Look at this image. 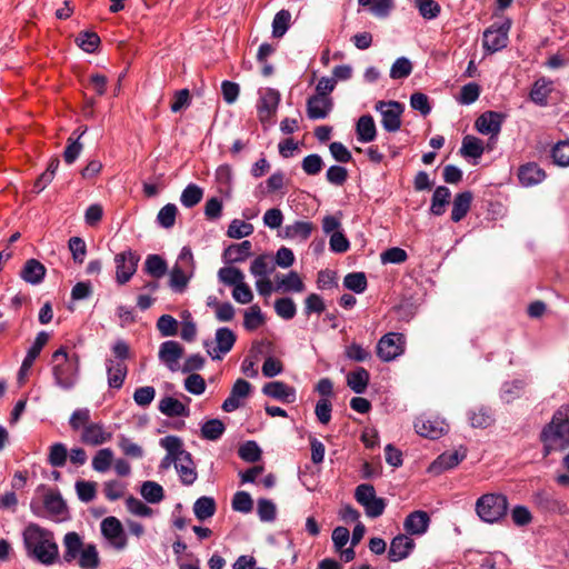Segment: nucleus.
Masks as SVG:
<instances>
[{"instance_id": "obj_27", "label": "nucleus", "mask_w": 569, "mask_h": 569, "mask_svg": "<svg viewBox=\"0 0 569 569\" xmlns=\"http://www.w3.org/2000/svg\"><path fill=\"white\" fill-rule=\"evenodd\" d=\"M106 368L108 373V386L112 389H120L127 377V365L122 361L108 359L106 361Z\"/></svg>"}, {"instance_id": "obj_33", "label": "nucleus", "mask_w": 569, "mask_h": 569, "mask_svg": "<svg viewBox=\"0 0 569 569\" xmlns=\"http://www.w3.org/2000/svg\"><path fill=\"white\" fill-rule=\"evenodd\" d=\"M159 410L167 417H188L190 410L180 400L173 397H164L159 402Z\"/></svg>"}, {"instance_id": "obj_63", "label": "nucleus", "mask_w": 569, "mask_h": 569, "mask_svg": "<svg viewBox=\"0 0 569 569\" xmlns=\"http://www.w3.org/2000/svg\"><path fill=\"white\" fill-rule=\"evenodd\" d=\"M347 359L356 362H363L371 359V352L357 342H352L345 348Z\"/></svg>"}, {"instance_id": "obj_4", "label": "nucleus", "mask_w": 569, "mask_h": 569, "mask_svg": "<svg viewBox=\"0 0 569 569\" xmlns=\"http://www.w3.org/2000/svg\"><path fill=\"white\" fill-rule=\"evenodd\" d=\"M545 455L569 447V405L561 406L541 432Z\"/></svg>"}, {"instance_id": "obj_47", "label": "nucleus", "mask_w": 569, "mask_h": 569, "mask_svg": "<svg viewBox=\"0 0 569 569\" xmlns=\"http://www.w3.org/2000/svg\"><path fill=\"white\" fill-rule=\"evenodd\" d=\"M167 262L158 254H149L144 262V270L153 278H161L167 273Z\"/></svg>"}, {"instance_id": "obj_40", "label": "nucleus", "mask_w": 569, "mask_h": 569, "mask_svg": "<svg viewBox=\"0 0 569 569\" xmlns=\"http://www.w3.org/2000/svg\"><path fill=\"white\" fill-rule=\"evenodd\" d=\"M217 510L216 501L212 497H200L193 503V512L198 520L204 521L211 518Z\"/></svg>"}, {"instance_id": "obj_15", "label": "nucleus", "mask_w": 569, "mask_h": 569, "mask_svg": "<svg viewBox=\"0 0 569 569\" xmlns=\"http://www.w3.org/2000/svg\"><path fill=\"white\" fill-rule=\"evenodd\" d=\"M111 438L112 433L107 430L102 422H91L90 425L84 426L80 436L82 443L92 447L101 446L111 440Z\"/></svg>"}, {"instance_id": "obj_6", "label": "nucleus", "mask_w": 569, "mask_h": 569, "mask_svg": "<svg viewBox=\"0 0 569 569\" xmlns=\"http://www.w3.org/2000/svg\"><path fill=\"white\" fill-rule=\"evenodd\" d=\"M508 499L502 493L482 495L476 502V512L488 523L501 520L508 511Z\"/></svg>"}, {"instance_id": "obj_22", "label": "nucleus", "mask_w": 569, "mask_h": 569, "mask_svg": "<svg viewBox=\"0 0 569 569\" xmlns=\"http://www.w3.org/2000/svg\"><path fill=\"white\" fill-rule=\"evenodd\" d=\"M333 107L330 97L311 96L307 100V116L311 120L325 119L329 116Z\"/></svg>"}, {"instance_id": "obj_49", "label": "nucleus", "mask_w": 569, "mask_h": 569, "mask_svg": "<svg viewBox=\"0 0 569 569\" xmlns=\"http://www.w3.org/2000/svg\"><path fill=\"white\" fill-rule=\"evenodd\" d=\"M140 493L149 503H159L164 497L163 488L154 481H144Z\"/></svg>"}, {"instance_id": "obj_57", "label": "nucleus", "mask_w": 569, "mask_h": 569, "mask_svg": "<svg viewBox=\"0 0 569 569\" xmlns=\"http://www.w3.org/2000/svg\"><path fill=\"white\" fill-rule=\"evenodd\" d=\"M469 421L473 428H487L493 422V417L489 409L481 407L469 412Z\"/></svg>"}, {"instance_id": "obj_12", "label": "nucleus", "mask_w": 569, "mask_h": 569, "mask_svg": "<svg viewBox=\"0 0 569 569\" xmlns=\"http://www.w3.org/2000/svg\"><path fill=\"white\" fill-rule=\"evenodd\" d=\"M237 337L234 332L227 328H218L214 335L216 347L210 349L211 342L206 341L204 347L212 360H221L233 347Z\"/></svg>"}, {"instance_id": "obj_21", "label": "nucleus", "mask_w": 569, "mask_h": 569, "mask_svg": "<svg viewBox=\"0 0 569 569\" xmlns=\"http://www.w3.org/2000/svg\"><path fill=\"white\" fill-rule=\"evenodd\" d=\"M415 541L410 537L406 535L396 536L390 543V548L388 551V558L392 562H398L400 560L409 557L411 551L415 548Z\"/></svg>"}, {"instance_id": "obj_19", "label": "nucleus", "mask_w": 569, "mask_h": 569, "mask_svg": "<svg viewBox=\"0 0 569 569\" xmlns=\"http://www.w3.org/2000/svg\"><path fill=\"white\" fill-rule=\"evenodd\" d=\"M466 458V450H455L441 453L428 468L432 475H440L457 467Z\"/></svg>"}, {"instance_id": "obj_41", "label": "nucleus", "mask_w": 569, "mask_h": 569, "mask_svg": "<svg viewBox=\"0 0 569 569\" xmlns=\"http://www.w3.org/2000/svg\"><path fill=\"white\" fill-rule=\"evenodd\" d=\"M527 382L523 379H515L512 381H506L501 387L500 398L506 403H510L513 400L521 397Z\"/></svg>"}, {"instance_id": "obj_51", "label": "nucleus", "mask_w": 569, "mask_h": 569, "mask_svg": "<svg viewBox=\"0 0 569 569\" xmlns=\"http://www.w3.org/2000/svg\"><path fill=\"white\" fill-rule=\"evenodd\" d=\"M218 279L226 286L236 287L244 280V274L239 268L223 267L218 271Z\"/></svg>"}, {"instance_id": "obj_61", "label": "nucleus", "mask_w": 569, "mask_h": 569, "mask_svg": "<svg viewBox=\"0 0 569 569\" xmlns=\"http://www.w3.org/2000/svg\"><path fill=\"white\" fill-rule=\"evenodd\" d=\"M274 311L280 318L290 320L296 316L297 307L291 298L286 297L274 301Z\"/></svg>"}, {"instance_id": "obj_18", "label": "nucleus", "mask_w": 569, "mask_h": 569, "mask_svg": "<svg viewBox=\"0 0 569 569\" xmlns=\"http://www.w3.org/2000/svg\"><path fill=\"white\" fill-rule=\"evenodd\" d=\"M430 521L431 519L427 511L416 510L406 517L403 521V529L408 535L422 536L428 531Z\"/></svg>"}, {"instance_id": "obj_1", "label": "nucleus", "mask_w": 569, "mask_h": 569, "mask_svg": "<svg viewBox=\"0 0 569 569\" xmlns=\"http://www.w3.org/2000/svg\"><path fill=\"white\" fill-rule=\"evenodd\" d=\"M23 543L29 556L43 565H52L58 556V545L51 531L30 523L23 531Z\"/></svg>"}, {"instance_id": "obj_25", "label": "nucleus", "mask_w": 569, "mask_h": 569, "mask_svg": "<svg viewBox=\"0 0 569 569\" xmlns=\"http://www.w3.org/2000/svg\"><path fill=\"white\" fill-rule=\"evenodd\" d=\"M546 178V172L536 162H528L518 169V179L523 187H531L542 182Z\"/></svg>"}, {"instance_id": "obj_14", "label": "nucleus", "mask_w": 569, "mask_h": 569, "mask_svg": "<svg viewBox=\"0 0 569 569\" xmlns=\"http://www.w3.org/2000/svg\"><path fill=\"white\" fill-rule=\"evenodd\" d=\"M280 99V92L276 89L267 88L260 91L257 109L259 119L262 123L269 121L277 112Z\"/></svg>"}, {"instance_id": "obj_34", "label": "nucleus", "mask_w": 569, "mask_h": 569, "mask_svg": "<svg viewBox=\"0 0 569 569\" xmlns=\"http://www.w3.org/2000/svg\"><path fill=\"white\" fill-rule=\"evenodd\" d=\"M472 201V193L463 191L456 194L452 203L451 220L453 222L461 221L470 210Z\"/></svg>"}, {"instance_id": "obj_60", "label": "nucleus", "mask_w": 569, "mask_h": 569, "mask_svg": "<svg viewBox=\"0 0 569 569\" xmlns=\"http://www.w3.org/2000/svg\"><path fill=\"white\" fill-rule=\"evenodd\" d=\"M412 72V63L406 57L398 58L391 66L390 78L393 80L405 79Z\"/></svg>"}, {"instance_id": "obj_28", "label": "nucleus", "mask_w": 569, "mask_h": 569, "mask_svg": "<svg viewBox=\"0 0 569 569\" xmlns=\"http://www.w3.org/2000/svg\"><path fill=\"white\" fill-rule=\"evenodd\" d=\"M315 224L310 221H295L282 230V237L291 240L306 241L312 233Z\"/></svg>"}, {"instance_id": "obj_58", "label": "nucleus", "mask_w": 569, "mask_h": 569, "mask_svg": "<svg viewBox=\"0 0 569 569\" xmlns=\"http://www.w3.org/2000/svg\"><path fill=\"white\" fill-rule=\"evenodd\" d=\"M231 507L237 512L249 513L253 509V500L249 492L237 491L233 495Z\"/></svg>"}, {"instance_id": "obj_45", "label": "nucleus", "mask_w": 569, "mask_h": 569, "mask_svg": "<svg viewBox=\"0 0 569 569\" xmlns=\"http://www.w3.org/2000/svg\"><path fill=\"white\" fill-rule=\"evenodd\" d=\"M226 430L220 419H209L201 426V437L206 440L216 441L221 438Z\"/></svg>"}, {"instance_id": "obj_56", "label": "nucleus", "mask_w": 569, "mask_h": 569, "mask_svg": "<svg viewBox=\"0 0 569 569\" xmlns=\"http://www.w3.org/2000/svg\"><path fill=\"white\" fill-rule=\"evenodd\" d=\"M112 460L113 452L110 448L100 449L92 459V468L98 472H106L110 469Z\"/></svg>"}, {"instance_id": "obj_31", "label": "nucleus", "mask_w": 569, "mask_h": 569, "mask_svg": "<svg viewBox=\"0 0 569 569\" xmlns=\"http://www.w3.org/2000/svg\"><path fill=\"white\" fill-rule=\"evenodd\" d=\"M356 133L359 142H371L377 137V128L372 116H361L356 124Z\"/></svg>"}, {"instance_id": "obj_11", "label": "nucleus", "mask_w": 569, "mask_h": 569, "mask_svg": "<svg viewBox=\"0 0 569 569\" xmlns=\"http://www.w3.org/2000/svg\"><path fill=\"white\" fill-rule=\"evenodd\" d=\"M140 257L132 250L116 254V280L119 284L127 283L137 271Z\"/></svg>"}, {"instance_id": "obj_7", "label": "nucleus", "mask_w": 569, "mask_h": 569, "mask_svg": "<svg viewBox=\"0 0 569 569\" xmlns=\"http://www.w3.org/2000/svg\"><path fill=\"white\" fill-rule=\"evenodd\" d=\"M406 338L400 332H388L377 343V356L385 362H390L405 352Z\"/></svg>"}, {"instance_id": "obj_35", "label": "nucleus", "mask_w": 569, "mask_h": 569, "mask_svg": "<svg viewBox=\"0 0 569 569\" xmlns=\"http://www.w3.org/2000/svg\"><path fill=\"white\" fill-rule=\"evenodd\" d=\"M552 84L553 82L546 78L536 80L529 94L531 101L541 107L547 106Z\"/></svg>"}, {"instance_id": "obj_64", "label": "nucleus", "mask_w": 569, "mask_h": 569, "mask_svg": "<svg viewBox=\"0 0 569 569\" xmlns=\"http://www.w3.org/2000/svg\"><path fill=\"white\" fill-rule=\"evenodd\" d=\"M551 157L559 167H569V140L556 143Z\"/></svg>"}, {"instance_id": "obj_9", "label": "nucleus", "mask_w": 569, "mask_h": 569, "mask_svg": "<svg viewBox=\"0 0 569 569\" xmlns=\"http://www.w3.org/2000/svg\"><path fill=\"white\" fill-rule=\"evenodd\" d=\"M375 109L381 114V124L388 132H396L401 128V114L405 110L398 101H378Z\"/></svg>"}, {"instance_id": "obj_24", "label": "nucleus", "mask_w": 569, "mask_h": 569, "mask_svg": "<svg viewBox=\"0 0 569 569\" xmlns=\"http://www.w3.org/2000/svg\"><path fill=\"white\" fill-rule=\"evenodd\" d=\"M262 392L276 400L291 403L296 400V390L282 381H271L263 386Z\"/></svg>"}, {"instance_id": "obj_13", "label": "nucleus", "mask_w": 569, "mask_h": 569, "mask_svg": "<svg viewBox=\"0 0 569 569\" xmlns=\"http://www.w3.org/2000/svg\"><path fill=\"white\" fill-rule=\"evenodd\" d=\"M506 116L497 111H486L481 113L476 122V130L481 133L489 136V140H497L498 134L501 131L502 123Z\"/></svg>"}, {"instance_id": "obj_32", "label": "nucleus", "mask_w": 569, "mask_h": 569, "mask_svg": "<svg viewBox=\"0 0 569 569\" xmlns=\"http://www.w3.org/2000/svg\"><path fill=\"white\" fill-rule=\"evenodd\" d=\"M160 446L167 450V456L162 459L160 467L166 469L171 463L176 465L180 447H183L182 440L177 436H166L160 439Z\"/></svg>"}, {"instance_id": "obj_59", "label": "nucleus", "mask_w": 569, "mask_h": 569, "mask_svg": "<svg viewBox=\"0 0 569 569\" xmlns=\"http://www.w3.org/2000/svg\"><path fill=\"white\" fill-rule=\"evenodd\" d=\"M257 513L262 522H272L277 517L276 505L267 498H260L257 502Z\"/></svg>"}, {"instance_id": "obj_44", "label": "nucleus", "mask_w": 569, "mask_h": 569, "mask_svg": "<svg viewBox=\"0 0 569 569\" xmlns=\"http://www.w3.org/2000/svg\"><path fill=\"white\" fill-rule=\"evenodd\" d=\"M203 197V189L196 183H189L181 192L180 202L186 208H193Z\"/></svg>"}, {"instance_id": "obj_48", "label": "nucleus", "mask_w": 569, "mask_h": 569, "mask_svg": "<svg viewBox=\"0 0 569 569\" xmlns=\"http://www.w3.org/2000/svg\"><path fill=\"white\" fill-rule=\"evenodd\" d=\"M291 23V13L289 10L282 9L278 11L272 20V37L282 38L288 31Z\"/></svg>"}, {"instance_id": "obj_42", "label": "nucleus", "mask_w": 569, "mask_h": 569, "mask_svg": "<svg viewBox=\"0 0 569 569\" xmlns=\"http://www.w3.org/2000/svg\"><path fill=\"white\" fill-rule=\"evenodd\" d=\"M485 151L483 142L481 139L475 136H466L462 139V146L460 148V153L465 158H475L478 159L482 156Z\"/></svg>"}, {"instance_id": "obj_17", "label": "nucleus", "mask_w": 569, "mask_h": 569, "mask_svg": "<svg viewBox=\"0 0 569 569\" xmlns=\"http://www.w3.org/2000/svg\"><path fill=\"white\" fill-rule=\"evenodd\" d=\"M174 468L183 485L190 486L197 480V471L191 453L186 451L182 447H180Z\"/></svg>"}, {"instance_id": "obj_52", "label": "nucleus", "mask_w": 569, "mask_h": 569, "mask_svg": "<svg viewBox=\"0 0 569 569\" xmlns=\"http://www.w3.org/2000/svg\"><path fill=\"white\" fill-rule=\"evenodd\" d=\"M177 213V206L174 203H167L159 210L157 214L158 224L164 229L172 228L176 223Z\"/></svg>"}, {"instance_id": "obj_10", "label": "nucleus", "mask_w": 569, "mask_h": 569, "mask_svg": "<svg viewBox=\"0 0 569 569\" xmlns=\"http://www.w3.org/2000/svg\"><path fill=\"white\" fill-rule=\"evenodd\" d=\"M100 529L103 538L112 548L123 550L127 547V535L118 518L113 516L104 518L100 523Z\"/></svg>"}, {"instance_id": "obj_26", "label": "nucleus", "mask_w": 569, "mask_h": 569, "mask_svg": "<svg viewBox=\"0 0 569 569\" xmlns=\"http://www.w3.org/2000/svg\"><path fill=\"white\" fill-rule=\"evenodd\" d=\"M535 503L547 512L566 513L567 505L548 491H539L533 496Z\"/></svg>"}, {"instance_id": "obj_38", "label": "nucleus", "mask_w": 569, "mask_h": 569, "mask_svg": "<svg viewBox=\"0 0 569 569\" xmlns=\"http://www.w3.org/2000/svg\"><path fill=\"white\" fill-rule=\"evenodd\" d=\"M86 132H87V127H84L79 133H78V131H74L68 138V144L63 151V160L66 163H68V164L73 163L80 156V153L83 149V144L79 140Z\"/></svg>"}, {"instance_id": "obj_36", "label": "nucleus", "mask_w": 569, "mask_h": 569, "mask_svg": "<svg viewBox=\"0 0 569 569\" xmlns=\"http://www.w3.org/2000/svg\"><path fill=\"white\" fill-rule=\"evenodd\" d=\"M369 381L370 375L363 367H358L347 375V386L358 395H361L366 391Z\"/></svg>"}, {"instance_id": "obj_8", "label": "nucleus", "mask_w": 569, "mask_h": 569, "mask_svg": "<svg viewBox=\"0 0 569 569\" xmlns=\"http://www.w3.org/2000/svg\"><path fill=\"white\" fill-rule=\"evenodd\" d=\"M510 22L493 23L483 31L482 47L487 53H495L507 47Z\"/></svg>"}, {"instance_id": "obj_50", "label": "nucleus", "mask_w": 569, "mask_h": 569, "mask_svg": "<svg viewBox=\"0 0 569 569\" xmlns=\"http://www.w3.org/2000/svg\"><path fill=\"white\" fill-rule=\"evenodd\" d=\"M264 322V317L262 315V311L258 305H253L249 307L243 315V327L249 330L253 331L258 329L262 323Z\"/></svg>"}, {"instance_id": "obj_5", "label": "nucleus", "mask_w": 569, "mask_h": 569, "mask_svg": "<svg viewBox=\"0 0 569 569\" xmlns=\"http://www.w3.org/2000/svg\"><path fill=\"white\" fill-rule=\"evenodd\" d=\"M194 269L196 263L192 251L189 247H183L169 273V287L174 292H183L194 274Z\"/></svg>"}, {"instance_id": "obj_43", "label": "nucleus", "mask_w": 569, "mask_h": 569, "mask_svg": "<svg viewBox=\"0 0 569 569\" xmlns=\"http://www.w3.org/2000/svg\"><path fill=\"white\" fill-rule=\"evenodd\" d=\"M273 271V259L269 254L258 256L250 266V272L257 278L268 277Z\"/></svg>"}, {"instance_id": "obj_54", "label": "nucleus", "mask_w": 569, "mask_h": 569, "mask_svg": "<svg viewBox=\"0 0 569 569\" xmlns=\"http://www.w3.org/2000/svg\"><path fill=\"white\" fill-rule=\"evenodd\" d=\"M68 458V450L66 445L56 442L50 446L48 462L54 468H61L66 465Z\"/></svg>"}, {"instance_id": "obj_46", "label": "nucleus", "mask_w": 569, "mask_h": 569, "mask_svg": "<svg viewBox=\"0 0 569 569\" xmlns=\"http://www.w3.org/2000/svg\"><path fill=\"white\" fill-rule=\"evenodd\" d=\"M276 289L284 292H302L305 290V283L296 271H290L287 276L278 280Z\"/></svg>"}, {"instance_id": "obj_39", "label": "nucleus", "mask_w": 569, "mask_h": 569, "mask_svg": "<svg viewBox=\"0 0 569 569\" xmlns=\"http://www.w3.org/2000/svg\"><path fill=\"white\" fill-rule=\"evenodd\" d=\"M451 192L449 188L439 186L436 188L431 199L430 212L435 216H442L446 206L450 202Z\"/></svg>"}, {"instance_id": "obj_62", "label": "nucleus", "mask_w": 569, "mask_h": 569, "mask_svg": "<svg viewBox=\"0 0 569 569\" xmlns=\"http://www.w3.org/2000/svg\"><path fill=\"white\" fill-rule=\"evenodd\" d=\"M238 455L247 462H257L261 458V449L256 441L249 440L239 447Z\"/></svg>"}, {"instance_id": "obj_3", "label": "nucleus", "mask_w": 569, "mask_h": 569, "mask_svg": "<svg viewBox=\"0 0 569 569\" xmlns=\"http://www.w3.org/2000/svg\"><path fill=\"white\" fill-rule=\"evenodd\" d=\"M51 366L57 387L63 390L76 387L80 376V356L77 352H68L66 347H60L52 353Z\"/></svg>"}, {"instance_id": "obj_20", "label": "nucleus", "mask_w": 569, "mask_h": 569, "mask_svg": "<svg viewBox=\"0 0 569 569\" xmlns=\"http://www.w3.org/2000/svg\"><path fill=\"white\" fill-rule=\"evenodd\" d=\"M415 430L425 438L438 439L447 431V423L439 418H418L415 421Z\"/></svg>"}, {"instance_id": "obj_37", "label": "nucleus", "mask_w": 569, "mask_h": 569, "mask_svg": "<svg viewBox=\"0 0 569 569\" xmlns=\"http://www.w3.org/2000/svg\"><path fill=\"white\" fill-rule=\"evenodd\" d=\"M49 341V333L46 331H40L30 348L27 351V355L22 361V369L30 370L36 359L39 357L41 350Z\"/></svg>"}, {"instance_id": "obj_53", "label": "nucleus", "mask_w": 569, "mask_h": 569, "mask_svg": "<svg viewBox=\"0 0 569 569\" xmlns=\"http://www.w3.org/2000/svg\"><path fill=\"white\" fill-rule=\"evenodd\" d=\"M253 226L249 222L233 219L227 230V236L232 239H241L253 233Z\"/></svg>"}, {"instance_id": "obj_30", "label": "nucleus", "mask_w": 569, "mask_h": 569, "mask_svg": "<svg viewBox=\"0 0 569 569\" xmlns=\"http://www.w3.org/2000/svg\"><path fill=\"white\" fill-rule=\"evenodd\" d=\"M252 244L249 240L240 243H232L223 251V260L226 263L242 262L251 254Z\"/></svg>"}, {"instance_id": "obj_16", "label": "nucleus", "mask_w": 569, "mask_h": 569, "mask_svg": "<svg viewBox=\"0 0 569 569\" xmlns=\"http://www.w3.org/2000/svg\"><path fill=\"white\" fill-rule=\"evenodd\" d=\"M43 508L47 517L54 521H62L68 516V507L59 491H49L44 495Z\"/></svg>"}, {"instance_id": "obj_55", "label": "nucleus", "mask_w": 569, "mask_h": 569, "mask_svg": "<svg viewBox=\"0 0 569 569\" xmlns=\"http://www.w3.org/2000/svg\"><path fill=\"white\" fill-rule=\"evenodd\" d=\"M343 286L356 293H362L368 286L366 274L363 272L348 273L343 279Z\"/></svg>"}, {"instance_id": "obj_29", "label": "nucleus", "mask_w": 569, "mask_h": 569, "mask_svg": "<svg viewBox=\"0 0 569 569\" xmlns=\"http://www.w3.org/2000/svg\"><path fill=\"white\" fill-rule=\"evenodd\" d=\"M46 267L36 259H29L26 261L20 276L30 284H39L46 276Z\"/></svg>"}, {"instance_id": "obj_2", "label": "nucleus", "mask_w": 569, "mask_h": 569, "mask_svg": "<svg viewBox=\"0 0 569 569\" xmlns=\"http://www.w3.org/2000/svg\"><path fill=\"white\" fill-rule=\"evenodd\" d=\"M63 561L77 565L81 569H98L100 566V556L96 545L84 543L78 532L70 531L63 537Z\"/></svg>"}, {"instance_id": "obj_23", "label": "nucleus", "mask_w": 569, "mask_h": 569, "mask_svg": "<svg viewBox=\"0 0 569 569\" xmlns=\"http://www.w3.org/2000/svg\"><path fill=\"white\" fill-rule=\"evenodd\" d=\"M183 355L181 345L173 340H168L161 343L159 350V359L171 370L178 369V361Z\"/></svg>"}]
</instances>
